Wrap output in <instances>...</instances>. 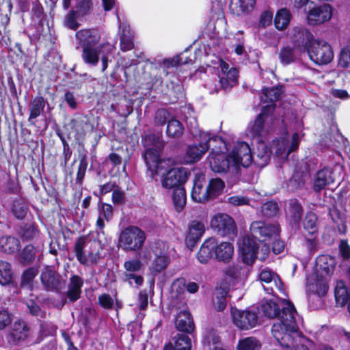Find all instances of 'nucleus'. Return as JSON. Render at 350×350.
Instances as JSON below:
<instances>
[{
  "instance_id": "f257e3e1",
  "label": "nucleus",
  "mask_w": 350,
  "mask_h": 350,
  "mask_svg": "<svg viewBox=\"0 0 350 350\" xmlns=\"http://www.w3.org/2000/svg\"><path fill=\"white\" fill-rule=\"evenodd\" d=\"M271 328V334L283 350H312L314 343L303 336L298 329L295 320L290 313L287 317Z\"/></svg>"
},
{
  "instance_id": "f03ea898",
  "label": "nucleus",
  "mask_w": 350,
  "mask_h": 350,
  "mask_svg": "<svg viewBox=\"0 0 350 350\" xmlns=\"http://www.w3.org/2000/svg\"><path fill=\"white\" fill-rule=\"evenodd\" d=\"M234 254V247L229 242L218 243L216 239L211 237L202 243L197 254L198 260L203 264L207 263L213 256L218 261L229 262Z\"/></svg>"
},
{
  "instance_id": "7ed1b4c3",
  "label": "nucleus",
  "mask_w": 350,
  "mask_h": 350,
  "mask_svg": "<svg viewBox=\"0 0 350 350\" xmlns=\"http://www.w3.org/2000/svg\"><path fill=\"white\" fill-rule=\"evenodd\" d=\"M239 247L243 260L247 265H252L256 258L265 260L269 252V248L266 244L262 243L259 246L254 239L249 237H243L239 242Z\"/></svg>"
},
{
  "instance_id": "20e7f679",
  "label": "nucleus",
  "mask_w": 350,
  "mask_h": 350,
  "mask_svg": "<svg viewBox=\"0 0 350 350\" xmlns=\"http://www.w3.org/2000/svg\"><path fill=\"white\" fill-rule=\"evenodd\" d=\"M146 233L137 226H129L124 229L119 237V245L126 252L140 250L144 244Z\"/></svg>"
},
{
  "instance_id": "39448f33",
  "label": "nucleus",
  "mask_w": 350,
  "mask_h": 350,
  "mask_svg": "<svg viewBox=\"0 0 350 350\" xmlns=\"http://www.w3.org/2000/svg\"><path fill=\"white\" fill-rule=\"evenodd\" d=\"M261 310L268 318H278V321L273 324L272 327L276 323L284 321L283 318L285 319L288 313H291L295 320L297 313L294 306L284 299L278 303L271 300L267 301L261 305Z\"/></svg>"
},
{
  "instance_id": "423d86ee",
  "label": "nucleus",
  "mask_w": 350,
  "mask_h": 350,
  "mask_svg": "<svg viewBox=\"0 0 350 350\" xmlns=\"http://www.w3.org/2000/svg\"><path fill=\"white\" fill-rule=\"evenodd\" d=\"M307 51L310 59L318 65L327 64L334 57L331 46L324 41L312 42Z\"/></svg>"
},
{
  "instance_id": "0eeeda50",
  "label": "nucleus",
  "mask_w": 350,
  "mask_h": 350,
  "mask_svg": "<svg viewBox=\"0 0 350 350\" xmlns=\"http://www.w3.org/2000/svg\"><path fill=\"white\" fill-rule=\"evenodd\" d=\"M211 228L221 237L236 236L237 227L234 219L226 213H217L211 220Z\"/></svg>"
},
{
  "instance_id": "6e6552de",
  "label": "nucleus",
  "mask_w": 350,
  "mask_h": 350,
  "mask_svg": "<svg viewBox=\"0 0 350 350\" xmlns=\"http://www.w3.org/2000/svg\"><path fill=\"white\" fill-rule=\"evenodd\" d=\"M232 160V167L235 170L239 166L247 167L252 161L251 148L248 144L238 142L230 154Z\"/></svg>"
},
{
  "instance_id": "1a4fd4ad",
  "label": "nucleus",
  "mask_w": 350,
  "mask_h": 350,
  "mask_svg": "<svg viewBox=\"0 0 350 350\" xmlns=\"http://www.w3.org/2000/svg\"><path fill=\"white\" fill-rule=\"evenodd\" d=\"M250 231L254 237L265 241L272 237L275 239L280 233V226L277 224L255 221L250 225Z\"/></svg>"
},
{
  "instance_id": "9d476101",
  "label": "nucleus",
  "mask_w": 350,
  "mask_h": 350,
  "mask_svg": "<svg viewBox=\"0 0 350 350\" xmlns=\"http://www.w3.org/2000/svg\"><path fill=\"white\" fill-rule=\"evenodd\" d=\"M231 316L234 324L243 330L252 329L258 323L257 314L250 310H239L232 308Z\"/></svg>"
},
{
  "instance_id": "9b49d317",
  "label": "nucleus",
  "mask_w": 350,
  "mask_h": 350,
  "mask_svg": "<svg viewBox=\"0 0 350 350\" xmlns=\"http://www.w3.org/2000/svg\"><path fill=\"white\" fill-rule=\"evenodd\" d=\"M211 169L216 173H225L232 167V160L230 154L227 155L221 151H211L208 157Z\"/></svg>"
},
{
  "instance_id": "f8f14e48",
  "label": "nucleus",
  "mask_w": 350,
  "mask_h": 350,
  "mask_svg": "<svg viewBox=\"0 0 350 350\" xmlns=\"http://www.w3.org/2000/svg\"><path fill=\"white\" fill-rule=\"evenodd\" d=\"M188 178V172L184 167H174L170 170L163 178L161 184L165 189L181 187Z\"/></svg>"
},
{
  "instance_id": "ddd939ff",
  "label": "nucleus",
  "mask_w": 350,
  "mask_h": 350,
  "mask_svg": "<svg viewBox=\"0 0 350 350\" xmlns=\"http://www.w3.org/2000/svg\"><path fill=\"white\" fill-rule=\"evenodd\" d=\"M86 243L85 237H79L74 246V252L77 260L83 265H88L89 264H96L100 259V254L98 252H90L88 255L85 254L84 248Z\"/></svg>"
},
{
  "instance_id": "4468645a",
  "label": "nucleus",
  "mask_w": 350,
  "mask_h": 350,
  "mask_svg": "<svg viewBox=\"0 0 350 350\" xmlns=\"http://www.w3.org/2000/svg\"><path fill=\"white\" fill-rule=\"evenodd\" d=\"M260 280L267 293L273 295L275 290L282 291V282L279 277L269 269H264L260 273Z\"/></svg>"
},
{
  "instance_id": "2eb2a0df",
  "label": "nucleus",
  "mask_w": 350,
  "mask_h": 350,
  "mask_svg": "<svg viewBox=\"0 0 350 350\" xmlns=\"http://www.w3.org/2000/svg\"><path fill=\"white\" fill-rule=\"evenodd\" d=\"M159 150L153 148H147L143 157L146 162V166L151 172V176L159 174V171L165 169L164 164L166 163L165 160L160 159Z\"/></svg>"
},
{
  "instance_id": "dca6fc26",
  "label": "nucleus",
  "mask_w": 350,
  "mask_h": 350,
  "mask_svg": "<svg viewBox=\"0 0 350 350\" xmlns=\"http://www.w3.org/2000/svg\"><path fill=\"white\" fill-rule=\"evenodd\" d=\"M28 333L29 327L27 323L18 320L12 325L10 331L7 334L6 339L11 346L16 345L27 337Z\"/></svg>"
},
{
  "instance_id": "f3484780",
  "label": "nucleus",
  "mask_w": 350,
  "mask_h": 350,
  "mask_svg": "<svg viewBox=\"0 0 350 350\" xmlns=\"http://www.w3.org/2000/svg\"><path fill=\"white\" fill-rule=\"evenodd\" d=\"M332 15V8L329 4H323L319 7L314 8L308 14V22L310 25L322 24L331 19Z\"/></svg>"
},
{
  "instance_id": "a211bd4d",
  "label": "nucleus",
  "mask_w": 350,
  "mask_h": 350,
  "mask_svg": "<svg viewBox=\"0 0 350 350\" xmlns=\"http://www.w3.org/2000/svg\"><path fill=\"white\" fill-rule=\"evenodd\" d=\"M205 142H200L198 145H193L188 148L187 151V156L190 158L191 162H195L199 161L204 153L211 147L210 143L211 142L218 141L220 144L224 145V143L221 139L217 137H210L209 135L204 137Z\"/></svg>"
},
{
  "instance_id": "6ab92c4d",
  "label": "nucleus",
  "mask_w": 350,
  "mask_h": 350,
  "mask_svg": "<svg viewBox=\"0 0 350 350\" xmlns=\"http://www.w3.org/2000/svg\"><path fill=\"white\" fill-rule=\"evenodd\" d=\"M191 198L196 202H204L209 198L206 181L204 175H199L194 180Z\"/></svg>"
},
{
  "instance_id": "aec40b11",
  "label": "nucleus",
  "mask_w": 350,
  "mask_h": 350,
  "mask_svg": "<svg viewBox=\"0 0 350 350\" xmlns=\"http://www.w3.org/2000/svg\"><path fill=\"white\" fill-rule=\"evenodd\" d=\"M335 181L336 178L332 170L325 167L316 174L313 186L314 190L319 192L327 185L333 184Z\"/></svg>"
},
{
  "instance_id": "412c9836",
  "label": "nucleus",
  "mask_w": 350,
  "mask_h": 350,
  "mask_svg": "<svg viewBox=\"0 0 350 350\" xmlns=\"http://www.w3.org/2000/svg\"><path fill=\"white\" fill-rule=\"evenodd\" d=\"M304 208L297 199H291L288 201L286 206V215L290 222L298 226L302 218Z\"/></svg>"
},
{
  "instance_id": "4be33fe9",
  "label": "nucleus",
  "mask_w": 350,
  "mask_h": 350,
  "mask_svg": "<svg viewBox=\"0 0 350 350\" xmlns=\"http://www.w3.org/2000/svg\"><path fill=\"white\" fill-rule=\"evenodd\" d=\"M205 231L202 223L193 221L189 226L188 232L185 238L186 245L188 247H193Z\"/></svg>"
},
{
  "instance_id": "5701e85b",
  "label": "nucleus",
  "mask_w": 350,
  "mask_h": 350,
  "mask_svg": "<svg viewBox=\"0 0 350 350\" xmlns=\"http://www.w3.org/2000/svg\"><path fill=\"white\" fill-rule=\"evenodd\" d=\"M108 44H103L98 46H84L83 48L82 58L83 61L92 66H96L101 55Z\"/></svg>"
},
{
  "instance_id": "b1692460",
  "label": "nucleus",
  "mask_w": 350,
  "mask_h": 350,
  "mask_svg": "<svg viewBox=\"0 0 350 350\" xmlns=\"http://www.w3.org/2000/svg\"><path fill=\"white\" fill-rule=\"evenodd\" d=\"M159 246H162V252H158L157 247L153 249V252L156 256V258L154 259L152 264V269L157 273H159L164 270L169 262V258L166 256L167 250L169 249V245L166 242H160L158 244Z\"/></svg>"
},
{
  "instance_id": "393cba45",
  "label": "nucleus",
  "mask_w": 350,
  "mask_h": 350,
  "mask_svg": "<svg viewBox=\"0 0 350 350\" xmlns=\"http://www.w3.org/2000/svg\"><path fill=\"white\" fill-rule=\"evenodd\" d=\"M83 285V280L79 275H75L70 278L66 291V297L70 302H75L81 297Z\"/></svg>"
},
{
  "instance_id": "a878e982",
  "label": "nucleus",
  "mask_w": 350,
  "mask_h": 350,
  "mask_svg": "<svg viewBox=\"0 0 350 350\" xmlns=\"http://www.w3.org/2000/svg\"><path fill=\"white\" fill-rule=\"evenodd\" d=\"M336 260L329 255L319 256L316 260L317 270L321 275H329L334 273Z\"/></svg>"
},
{
  "instance_id": "bb28decb",
  "label": "nucleus",
  "mask_w": 350,
  "mask_h": 350,
  "mask_svg": "<svg viewBox=\"0 0 350 350\" xmlns=\"http://www.w3.org/2000/svg\"><path fill=\"white\" fill-rule=\"evenodd\" d=\"M77 38L84 46H95L100 40V36L94 29L80 30L76 33Z\"/></svg>"
},
{
  "instance_id": "cd10ccee",
  "label": "nucleus",
  "mask_w": 350,
  "mask_h": 350,
  "mask_svg": "<svg viewBox=\"0 0 350 350\" xmlns=\"http://www.w3.org/2000/svg\"><path fill=\"white\" fill-rule=\"evenodd\" d=\"M176 327L182 332L191 333L194 329V323L191 314L186 310L179 312L176 319Z\"/></svg>"
},
{
  "instance_id": "c85d7f7f",
  "label": "nucleus",
  "mask_w": 350,
  "mask_h": 350,
  "mask_svg": "<svg viewBox=\"0 0 350 350\" xmlns=\"http://www.w3.org/2000/svg\"><path fill=\"white\" fill-rule=\"evenodd\" d=\"M256 0H232L230 9L234 14L240 16L252 10Z\"/></svg>"
},
{
  "instance_id": "c756f323",
  "label": "nucleus",
  "mask_w": 350,
  "mask_h": 350,
  "mask_svg": "<svg viewBox=\"0 0 350 350\" xmlns=\"http://www.w3.org/2000/svg\"><path fill=\"white\" fill-rule=\"evenodd\" d=\"M294 31V41L299 46H304L308 49L310 43L315 40L310 32L304 27H296Z\"/></svg>"
},
{
  "instance_id": "7c9ffc66",
  "label": "nucleus",
  "mask_w": 350,
  "mask_h": 350,
  "mask_svg": "<svg viewBox=\"0 0 350 350\" xmlns=\"http://www.w3.org/2000/svg\"><path fill=\"white\" fill-rule=\"evenodd\" d=\"M20 247L19 240L14 237L3 236L0 238V250L5 254H14L19 250Z\"/></svg>"
},
{
  "instance_id": "2f4dec72",
  "label": "nucleus",
  "mask_w": 350,
  "mask_h": 350,
  "mask_svg": "<svg viewBox=\"0 0 350 350\" xmlns=\"http://www.w3.org/2000/svg\"><path fill=\"white\" fill-rule=\"evenodd\" d=\"M62 288L61 275L55 271H45V289L47 291H58Z\"/></svg>"
},
{
  "instance_id": "473e14b6",
  "label": "nucleus",
  "mask_w": 350,
  "mask_h": 350,
  "mask_svg": "<svg viewBox=\"0 0 350 350\" xmlns=\"http://www.w3.org/2000/svg\"><path fill=\"white\" fill-rule=\"evenodd\" d=\"M250 131L253 137L264 136L269 131V126L265 124V116L263 113L258 114Z\"/></svg>"
},
{
  "instance_id": "72a5a7b5",
  "label": "nucleus",
  "mask_w": 350,
  "mask_h": 350,
  "mask_svg": "<svg viewBox=\"0 0 350 350\" xmlns=\"http://www.w3.org/2000/svg\"><path fill=\"white\" fill-rule=\"evenodd\" d=\"M38 267H32L25 269L21 277V287L31 289L33 285L34 278L38 274Z\"/></svg>"
},
{
  "instance_id": "f704fd0d",
  "label": "nucleus",
  "mask_w": 350,
  "mask_h": 350,
  "mask_svg": "<svg viewBox=\"0 0 350 350\" xmlns=\"http://www.w3.org/2000/svg\"><path fill=\"white\" fill-rule=\"evenodd\" d=\"M183 133L184 126L183 124L174 117H172L167 124V136L171 138L177 139L180 137Z\"/></svg>"
},
{
  "instance_id": "c9c22d12",
  "label": "nucleus",
  "mask_w": 350,
  "mask_h": 350,
  "mask_svg": "<svg viewBox=\"0 0 350 350\" xmlns=\"http://www.w3.org/2000/svg\"><path fill=\"white\" fill-rule=\"evenodd\" d=\"M28 210V205L22 197L18 196L13 200L12 211L18 219H23Z\"/></svg>"
},
{
  "instance_id": "e433bc0d",
  "label": "nucleus",
  "mask_w": 350,
  "mask_h": 350,
  "mask_svg": "<svg viewBox=\"0 0 350 350\" xmlns=\"http://www.w3.org/2000/svg\"><path fill=\"white\" fill-rule=\"evenodd\" d=\"M13 275L11 264L7 261L0 260V284L5 285L10 283Z\"/></svg>"
},
{
  "instance_id": "4c0bfd02",
  "label": "nucleus",
  "mask_w": 350,
  "mask_h": 350,
  "mask_svg": "<svg viewBox=\"0 0 350 350\" xmlns=\"http://www.w3.org/2000/svg\"><path fill=\"white\" fill-rule=\"evenodd\" d=\"M283 93V87L277 86L270 88H265L262 90V100L265 103H273L280 98Z\"/></svg>"
},
{
  "instance_id": "58836bf2",
  "label": "nucleus",
  "mask_w": 350,
  "mask_h": 350,
  "mask_svg": "<svg viewBox=\"0 0 350 350\" xmlns=\"http://www.w3.org/2000/svg\"><path fill=\"white\" fill-rule=\"evenodd\" d=\"M291 14L286 8L280 9L278 11L275 19V26L279 30H283L286 28L290 22Z\"/></svg>"
},
{
  "instance_id": "ea45409f",
  "label": "nucleus",
  "mask_w": 350,
  "mask_h": 350,
  "mask_svg": "<svg viewBox=\"0 0 350 350\" xmlns=\"http://www.w3.org/2000/svg\"><path fill=\"white\" fill-rule=\"evenodd\" d=\"M36 250L32 245H26L20 253L18 261L23 265L31 264L35 259Z\"/></svg>"
},
{
  "instance_id": "a19ab883",
  "label": "nucleus",
  "mask_w": 350,
  "mask_h": 350,
  "mask_svg": "<svg viewBox=\"0 0 350 350\" xmlns=\"http://www.w3.org/2000/svg\"><path fill=\"white\" fill-rule=\"evenodd\" d=\"M145 146H153L157 150H162L165 146V141L161 132L152 133L147 135L144 139Z\"/></svg>"
},
{
  "instance_id": "79ce46f5",
  "label": "nucleus",
  "mask_w": 350,
  "mask_h": 350,
  "mask_svg": "<svg viewBox=\"0 0 350 350\" xmlns=\"http://www.w3.org/2000/svg\"><path fill=\"white\" fill-rule=\"evenodd\" d=\"M186 193L183 187H176L173 191V202L177 211H181L186 204Z\"/></svg>"
},
{
  "instance_id": "37998d69",
  "label": "nucleus",
  "mask_w": 350,
  "mask_h": 350,
  "mask_svg": "<svg viewBox=\"0 0 350 350\" xmlns=\"http://www.w3.org/2000/svg\"><path fill=\"white\" fill-rule=\"evenodd\" d=\"M174 350H191V340L185 334H177L173 338Z\"/></svg>"
},
{
  "instance_id": "c03bdc74",
  "label": "nucleus",
  "mask_w": 350,
  "mask_h": 350,
  "mask_svg": "<svg viewBox=\"0 0 350 350\" xmlns=\"http://www.w3.org/2000/svg\"><path fill=\"white\" fill-rule=\"evenodd\" d=\"M224 183L221 179L219 178L211 179L208 185H207L209 198L213 199L219 196L224 189Z\"/></svg>"
},
{
  "instance_id": "a18cd8bd",
  "label": "nucleus",
  "mask_w": 350,
  "mask_h": 350,
  "mask_svg": "<svg viewBox=\"0 0 350 350\" xmlns=\"http://www.w3.org/2000/svg\"><path fill=\"white\" fill-rule=\"evenodd\" d=\"M260 347V342L254 337L245 338L240 340L238 344L239 350H258Z\"/></svg>"
},
{
  "instance_id": "49530a36",
  "label": "nucleus",
  "mask_w": 350,
  "mask_h": 350,
  "mask_svg": "<svg viewBox=\"0 0 350 350\" xmlns=\"http://www.w3.org/2000/svg\"><path fill=\"white\" fill-rule=\"evenodd\" d=\"M317 216L312 212L306 213L304 220V227L310 234H314L318 230Z\"/></svg>"
},
{
  "instance_id": "de8ad7c7",
  "label": "nucleus",
  "mask_w": 350,
  "mask_h": 350,
  "mask_svg": "<svg viewBox=\"0 0 350 350\" xmlns=\"http://www.w3.org/2000/svg\"><path fill=\"white\" fill-rule=\"evenodd\" d=\"M227 292L222 288L218 289L213 299V304L218 311H223L227 306Z\"/></svg>"
},
{
  "instance_id": "09e8293b",
  "label": "nucleus",
  "mask_w": 350,
  "mask_h": 350,
  "mask_svg": "<svg viewBox=\"0 0 350 350\" xmlns=\"http://www.w3.org/2000/svg\"><path fill=\"white\" fill-rule=\"evenodd\" d=\"M18 234L23 239L29 240L37 236L38 231L33 225L25 224L21 226Z\"/></svg>"
},
{
  "instance_id": "8fccbe9b",
  "label": "nucleus",
  "mask_w": 350,
  "mask_h": 350,
  "mask_svg": "<svg viewBox=\"0 0 350 350\" xmlns=\"http://www.w3.org/2000/svg\"><path fill=\"white\" fill-rule=\"evenodd\" d=\"M44 108V100L42 97L34 98L30 105L29 120L40 116Z\"/></svg>"
},
{
  "instance_id": "3c124183",
  "label": "nucleus",
  "mask_w": 350,
  "mask_h": 350,
  "mask_svg": "<svg viewBox=\"0 0 350 350\" xmlns=\"http://www.w3.org/2000/svg\"><path fill=\"white\" fill-rule=\"evenodd\" d=\"M260 212L262 215L267 217H271L277 215L278 206L275 202H267L261 206Z\"/></svg>"
},
{
  "instance_id": "603ef678",
  "label": "nucleus",
  "mask_w": 350,
  "mask_h": 350,
  "mask_svg": "<svg viewBox=\"0 0 350 350\" xmlns=\"http://www.w3.org/2000/svg\"><path fill=\"white\" fill-rule=\"evenodd\" d=\"M279 57L283 64H289L295 59L294 50L289 46L282 49L279 53Z\"/></svg>"
},
{
  "instance_id": "864d4df0",
  "label": "nucleus",
  "mask_w": 350,
  "mask_h": 350,
  "mask_svg": "<svg viewBox=\"0 0 350 350\" xmlns=\"http://www.w3.org/2000/svg\"><path fill=\"white\" fill-rule=\"evenodd\" d=\"M172 116L169 111L164 109H160L157 111L154 116V122L157 125L163 126L172 118Z\"/></svg>"
},
{
  "instance_id": "5fc2aeb1",
  "label": "nucleus",
  "mask_w": 350,
  "mask_h": 350,
  "mask_svg": "<svg viewBox=\"0 0 350 350\" xmlns=\"http://www.w3.org/2000/svg\"><path fill=\"white\" fill-rule=\"evenodd\" d=\"M88 167V159L86 155L81 156L77 174V181L81 185Z\"/></svg>"
},
{
  "instance_id": "6e6d98bb",
  "label": "nucleus",
  "mask_w": 350,
  "mask_h": 350,
  "mask_svg": "<svg viewBox=\"0 0 350 350\" xmlns=\"http://www.w3.org/2000/svg\"><path fill=\"white\" fill-rule=\"evenodd\" d=\"M350 62V39L345 47L340 52L339 65L342 68H347Z\"/></svg>"
},
{
  "instance_id": "4d7b16f0",
  "label": "nucleus",
  "mask_w": 350,
  "mask_h": 350,
  "mask_svg": "<svg viewBox=\"0 0 350 350\" xmlns=\"http://www.w3.org/2000/svg\"><path fill=\"white\" fill-rule=\"evenodd\" d=\"M93 5L92 0H81L77 5L75 11L78 16L87 14Z\"/></svg>"
},
{
  "instance_id": "13d9d810",
  "label": "nucleus",
  "mask_w": 350,
  "mask_h": 350,
  "mask_svg": "<svg viewBox=\"0 0 350 350\" xmlns=\"http://www.w3.org/2000/svg\"><path fill=\"white\" fill-rule=\"evenodd\" d=\"M312 290L319 297L324 296L328 291V285L327 282L323 280L317 281L314 285L312 284Z\"/></svg>"
},
{
  "instance_id": "bf43d9fd",
  "label": "nucleus",
  "mask_w": 350,
  "mask_h": 350,
  "mask_svg": "<svg viewBox=\"0 0 350 350\" xmlns=\"http://www.w3.org/2000/svg\"><path fill=\"white\" fill-rule=\"evenodd\" d=\"M77 13L75 11L71 10L65 18V25L68 28L75 30L79 27V23L76 21V15Z\"/></svg>"
},
{
  "instance_id": "052dcab7",
  "label": "nucleus",
  "mask_w": 350,
  "mask_h": 350,
  "mask_svg": "<svg viewBox=\"0 0 350 350\" xmlns=\"http://www.w3.org/2000/svg\"><path fill=\"white\" fill-rule=\"evenodd\" d=\"M98 304L105 309H111L114 304L113 299L107 293L100 295L98 298Z\"/></svg>"
},
{
  "instance_id": "680f3d73",
  "label": "nucleus",
  "mask_w": 350,
  "mask_h": 350,
  "mask_svg": "<svg viewBox=\"0 0 350 350\" xmlns=\"http://www.w3.org/2000/svg\"><path fill=\"white\" fill-rule=\"evenodd\" d=\"M134 46L131 37L126 33L125 30L120 38V47L123 51L131 50Z\"/></svg>"
},
{
  "instance_id": "e2e57ef3",
  "label": "nucleus",
  "mask_w": 350,
  "mask_h": 350,
  "mask_svg": "<svg viewBox=\"0 0 350 350\" xmlns=\"http://www.w3.org/2000/svg\"><path fill=\"white\" fill-rule=\"evenodd\" d=\"M142 262L137 259H131L124 262V267L127 271L136 272L142 267Z\"/></svg>"
},
{
  "instance_id": "0e129e2a",
  "label": "nucleus",
  "mask_w": 350,
  "mask_h": 350,
  "mask_svg": "<svg viewBox=\"0 0 350 350\" xmlns=\"http://www.w3.org/2000/svg\"><path fill=\"white\" fill-rule=\"evenodd\" d=\"M260 147L262 148V152H260V150H258L257 157L262 161V163L259 164L264 165L270 160L271 152L264 144H260Z\"/></svg>"
},
{
  "instance_id": "69168bd1",
  "label": "nucleus",
  "mask_w": 350,
  "mask_h": 350,
  "mask_svg": "<svg viewBox=\"0 0 350 350\" xmlns=\"http://www.w3.org/2000/svg\"><path fill=\"white\" fill-rule=\"evenodd\" d=\"M242 268L239 265H232L224 270V273L232 279H237L241 275Z\"/></svg>"
},
{
  "instance_id": "338daca9",
  "label": "nucleus",
  "mask_w": 350,
  "mask_h": 350,
  "mask_svg": "<svg viewBox=\"0 0 350 350\" xmlns=\"http://www.w3.org/2000/svg\"><path fill=\"white\" fill-rule=\"evenodd\" d=\"M187 59L183 60L182 56H176L173 58L165 59L163 61V64L167 68L174 67L179 64H184L187 63Z\"/></svg>"
},
{
  "instance_id": "774afa93",
  "label": "nucleus",
  "mask_w": 350,
  "mask_h": 350,
  "mask_svg": "<svg viewBox=\"0 0 350 350\" xmlns=\"http://www.w3.org/2000/svg\"><path fill=\"white\" fill-rule=\"evenodd\" d=\"M250 200L242 196H234L228 198V202L234 206H242L248 204Z\"/></svg>"
}]
</instances>
